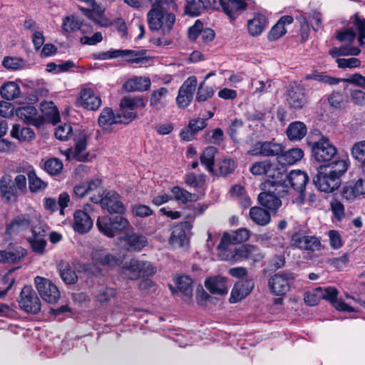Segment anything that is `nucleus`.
I'll use <instances>...</instances> for the list:
<instances>
[{"mask_svg":"<svg viewBox=\"0 0 365 365\" xmlns=\"http://www.w3.org/2000/svg\"><path fill=\"white\" fill-rule=\"evenodd\" d=\"M0 192L6 202L16 201L20 195L26 192V178L19 174L13 180L9 175H4L0 179Z\"/></svg>","mask_w":365,"mask_h":365,"instance_id":"f257e3e1","label":"nucleus"},{"mask_svg":"<svg viewBox=\"0 0 365 365\" xmlns=\"http://www.w3.org/2000/svg\"><path fill=\"white\" fill-rule=\"evenodd\" d=\"M96 226L98 231L108 237L129 230L130 224L123 215H103L98 217Z\"/></svg>","mask_w":365,"mask_h":365,"instance_id":"f03ea898","label":"nucleus"},{"mask_svg":"<svg viewBox=\"0 0 365 365\" xmlns=\"http://www.w3.org/2000/svg\"><path fill=\"white\" fill-rule=\"evenodd\" d=\"M159 5L151 8L147 14L148 26L152 31H162L164 35L169 34L176 21L175 15L166 10H159Z\"/></svg>","mask_w":365,"mask_h":365,"instance_id":"7ed1b4c3","label":"nucleus"},{"mask_svg":"<svg viewBox=\"0 0 365 365\" xmlns=\"http://www.w3.org/2000/svg\"><path fill=\"white\" fill-rule=\"evenodd\" d=\"M156 272L157 268L152 262L136 259H130L121 267V274L125 278L130 280L150 277Z\"/></svg>","mask_w":365,"mask_h":365,"instance_id":"20e7f679","label":"nucleus"},{"mask_svg":"<svg viewBox=\"0 0 365 365\" xmlns=\"http://www.w3.org/2000/svg\"><path fill=\"white\" fill-rule=\"evenodd\" d=\"M94 203H100L103 210L110 214L115 213L122 215L125 212V207L120 200V196L115 191H108L104 195H94L91 197Z\"/></svg>","mask_w":365,"mask_h":365,"instance_id":"39448f33","label":"nucleus"},{"mask_svg":"<svg viewBox=\"0 0 365 365\" xmlns=\"http://www.w3.org/2000/svg\"><path fill=\"white\" fill-rule=\"evenodd\" d=\"M309 145L314 159L319 163L329 162L336 155V147L324 136L316 142L309 143Z\"/></svg>","mask_w":365,"mask_h":365,"instance_id":"423d86ee","label":"nucleus"},{"mask_svg":"<svg viewBox=\"0 0 365 365\" xmlns=\"http://www.w3.org/2000/svg\"><path fill=\"white\" fill-rule=\"evenodd\" d=\"M291 245L294 248L307 251L309 253L320 251L322 248L321 240L319 237L314 235H307L303 231L296 232L292 235Z\"/></svg>","mask_w":365,"mask_h":365,"instance_id":"0eeeda50","label":"nucleus"},{"mask_svg":"<svg viewBox=\"0 0 365 365\" xmlns=\"http://www.w3.org/2000/svg\"><path fill=\"white\" fill-rule=\"evenodd\" d=\"M18 302L20 308L28 314H37L41 311V301L31 286L22 289Z\"/></svg>","mask_w":365,"mask_h":365,"instance_id":"6e6552de","label":"nucleus"},{"mask_svg":"<svg viewBox=\"0 0 365 365\" xmlns=\"http://www.w3.org/2000/svg\"><path fill=\"white\" fill-rule=\"evenodd\" d=\"M294 279V274L291 272L275 274L268 282L270 291L276 296H283L289 291Z\"/></svg>","mask_w":365,"mask_h":365,"instance_id":"1a4fd4ad","label":"nucleus"},{"mask_svg":"<svg viewBox=\"0 0 365 365\" xmlns=\"http://www.w3.org/2000/svg\"><path fill=\"white\" fill-rule=\"evenodd\" d=\"M197 85V80L195 76L188 77L183 82L176 97V103L179 108L184 109L191 103Z\"/></svg>","mask_w":365,"mask_h":365,"instance_id":"9d476101","label":"nucleus"},{"mask_svg":"<svg viewBox=\"0 0 365 365\" xmlns=\"http://www.w3.org/2000/svg\"><path fill=\"white\" fill-rule=\"evenodd\" d=\"M313 182L319 190L331 192L339 187L341 181H337V178H332L327 168L321 165L317 169V174L313 178Z\"/></svg>","mask_w":365,"mask_h":365,"instance_id":"9b49d317","label":"nucleus"},{"mask_svg":"<svg viewBox=\"0 0 365 365\" xmlns=\"http://www.w3.org/2000/svg\"><path fill=\"white\" fill-rule=\"evenodd\" d=\"M35 284L38 294L44 301L50 304L58 302L60 298L59 290L49 279L36 277Z\"/></svg>","mask_w":365,"mask_h":365,"instance_id":"f8f14e48","label":"nucleus"},{"mask_svg":"<svg viewBox=\"0 0 365 365\" xmlns=\"http://www.w3.org/2000/svg\"><path fill=\"white\" fill-rule=\"evenodd\" d=\"M284 147L280 143L274 141H259L253 145L248 153L256 156H278L282 153Z\"/></svg>","mask_w":365,"mask_h":365,"instance_id":"ddd939ff","label":"nucleus"},{"mask_svg":"<svg viewBox=\"0 0 365 365\" xmlns=\"http://www.w3.org/2000/svg\"><path fill=\"white\" fill-rule=\"evenodd\" d=\"M91 210H92L91 205L87 204L84 205L83 210H79L75 212L73 228L77 232L84 234L91 229L93 220L88 213Z\"/></svg>","mask_w":365,"mask_h":365,"instance_id":"4468645a","label":"nucleus"},{"mask_svg":"<svg viewBox=\"0 0 365 365\" xmlns=\"http://www.w3.org/2000/svg\"><path fill=\"white\" fill-rule=\"evenodd\" d=\"M16 114L27 125L40 128L44 124L43 117L38 114L37 109L33 106L19 107L16 110Z\"/></svg>","mask_w":365,"mask_h":365,"instance_id":"2eb2a0df","label":"nucleus"},{"mask_svg":"<svg viewBox=\"0 0 365 365\" xmlns=\"http://www.w3.org/2000/svg\"><path fill=\"white\" fill-rule=\"evenodd\" d=\"M87 139L88 137L84 133H80L75 139L74 148H68L65 151L66 158L81 162L88 160V154L84 153L87 147Z\"/></svg>","mask_w":365,"mask_h":365,"instance_id":"dca6fc26","label":"nucleus"},{"mask_svg":"<svg viewBox=\"0 0 365 365\" xmlns=\"http://www.w3.org/2000/svg\"><path fill=\"white\" fill-rule=\"evenodd\" d=\"M223 12L231 21H235L247 8L246 0H219Z\"/></svg>","mask_w":365,"mask_h":365,"instance_id":"f3484780","label":"nucleus"},{"mask_svg":"<svg viewBox=\"0 0 365 365\" xmlns=\"http://www.w3.org/2000/svg\"><path fill=\"white\" fill-rule=\"evenodd\" d=\"M286 180L291 188L297 192L299 194V197L304 200L305 187L309 181L307 173L300 170H294L286 175Z\"/></svg>","mask_w":365,"mask_h":365,"instance_id":"a211bd4d","label":"nucleus"},{"mask_svg":"<svg viewBox=\"0 0 365 365\" xmlns=\"http://www.w3.org/2000/svg\"><path fill=\"white\" fill-rule=\"evenodd\" d=\"M35 217L28 213L21 214L14 218L6 226V233L12 235L30 228L34 222Z\"/></svg>","mask_w":365,"mask_h":365,"instance_id":"6ab92c4d","label":"nucleus"},{"mask_svg":"<svg viewBox=\"0 0 365 365\" xmlns=\"http://www.w3.org/2000/svg\"><path fill=\"white\" fill-rule=\"evenodd\" d=\"M78 103L86 109L96 110L101 106L102 101L91 88H83L80 92Z\"/></svg>","mask_w":365,"mask_h":365,"instance_id":"aec40b11","label":"nucleus"},{"mask_svg":"<svg viewBox=\"0 0 365 365\" xmlns=\"http://www.w3.org/2000/svg\"><path fill=\"white\" fill-rule=\"evenodd\" d=\"M235 257L237 259H250L256 263L262 261L264 255L256 245L245 244L236 249Z\"/></svg>","mask_w":365,"mask_h":365,"instance_id":"412c9836","label":"nucleus"},{"mask_svg":"<svg viewBox=\"0 0 365 365\" xmlns=\"http://www.w3.org/2000/svg\"><path fill=\"white\" fill-rule=\"evenodd\" d=\"M168 93V89L165 87H160L152 91L149 98V103L153 113H158L167 107V96Z\"/></svg>","mask_w":365,"mask_h":365,"instance_id":"4be33fe9","label":"nucleus"},{"mask_svg":"<svg viewBox=\"0 0 365 365\" xmlns=\"http://www.w3.org/2000/svg\"><path fill=\"white\" fill-rule=\"evenodd\" d=\"M27 254L25 249L20 246H9L0 250V263L13 264L20 262Z\"/></svg>","mask_w":365,"mask_h":365,"instance_id":"5701e85b","label":"nucleus"},{"mask_svg":"<svg viewBox=\"0 0 365 365\" xmlns=\"http://www.w3.org/2000/svg\"><path fill=\"white\" fill-rule=\"evenodd\" d=\"M190 222L185 221L173 227L170 237V243L175 247H181L187 242L185 229L191 228Z\"/></svg>","mask_w":365,"mask_h":365,"instance_id":"b1692460","label":"nucleus"},{"mask_svg":"<svg viewBox=\"0 0 365 365\" xmlns=\"http://www.w3.org/2000/svg\"><path fill=\"white\" fill-rule=\"evenodd\" d=\"M123 240L127 245V250L130 252H140L148 245V238L140 233L132 232L125 235Z\"/></svg>","mask_w":365,"mask_h":365,"instance_id":"393cba45","label":"nucleus"},{"mask_svg":"<svg viewBox=\"0 0 365 365\" xmlns=\"http://www.w3.org/2000/svg\"><path fill=\"white\" fill-rule=\"evenodd\" d=\"M260 189L277 195L279 198H283L288 195L289 188L284 180H265L260 185Z\"/></svg>","mask_w":365,"mask_h":365,"instance_id":"a878e982","label":"nucleus"},{"mask_svg":"<svg viewBox=\"0 0 365 365\" xmlns=\"http://www.w3.org/2000/svg\"><path fill=\"white\" fill-rule=\"evenodd\" d=\"M254 284L251 280L237 282L231 292L230 302L237 303L245 298L252 292Z\"/></svg>","mask_w":365,"mask_h":365,"instance_id":"bb28decb","label":"nucleus"},{"mask_svg":"<svg viewBox=\"0 0 365 365\" xmlns=\"http://www.w3.org/2000/svg\"><path fill=\"white\" fill-rule=\"evenodd\" d=\"M205 286L213 294L224 295L228 292L227 279L220 276L207 279L205 282Z\"/></svg>","mask_w":365,"mask_h":365,"instance_id":"cd10ccee","label":"nucleus"},{"mask_svg":"<svg viewBox=\"0 0 365 365\" xmlns=\"http://www.w3.org/2000/svg\"><path fill=\"white\" fill-rule=\"evenodd\" d=\"M287 101L289 106L295 110L302 108L306 103L304 90L299 86L288 91Z\"/></svg>","mask_w":365,"mask_h":365,"instance_id":"c85d7f7f","label":"nucleus"},{"mask_svg":"<svg viewBox=\"0 0 365 365\" xmlns=\"http://www.w3.org/2000/svg\"><path fill=\"white\" fill-rule=\"evenodd\" d=\"M267 25V19L265 15L255 14L252 19L247 21L249 34L252 36H259Z\"/></svg>","mask_w":365,"mask_h":365,"instance_id":"c756f323","label":"nucleus"},{"mask_svg":"<svg viewBox=\"0 0 365 365\" xmlns=\"http://www.w3.org/2000/svg\"><path fill=\"white\" fill-rule=\"evenodd\" d=\"M118 119V116L114 113L112 108L106 107L101 112L98 122L103 130H110L113 125L120 124Z\"/></svg>","mask_w":365,"mask_h":365,"instance_id":"7c9ffc66","label":"nucleus"},{"mask_svg":"<svg viewBox=\"0 0 365 365\" xmlns=\"http://www.w3.org/2000/svg\"><path fill=\"white\" fill-rule=\"evenodd\" d=\"M259 204L271 211H276L282 206V201L277 195L262 190L258 195Z\"/></svg>","mask_w":365,"mask_h":365,"instance_id":"2f4dec72","label":"nucleus"},{"mask_svg":"<svg viewBox=\"0 0 365 365\" xmlns=\"http://www.w3.org/2000/svg\"><path fill=\"white\" fill-rule=\"evenodd\" d=\"M151 82L148 77H135L125 82L123 88L128 92L145 91L150 87Z\"/></svg>","mask_w":365,"mask_h":365,"instance_id":"473e14b6","label":"nucleus"},{"mask_svg":"<svg viewBox=\"0 0 365 365\" xmlns=\"http://www.w3.org/2000/svg\"><path fill=\"white\" fill-rule=\"evenodd\" d=\"M307 133L306 125L301 121H294L291 123L286 130L287 138L291 141H298L302 140Z\"/></svg>","mask_w":365,"mask_h":365,"instance_id":"72a5a7b5","label":"nucleus"},{"mask_svg":"<svg viewBox=\"0 0 365 365\" xmlns=\"http://www.w3.org/2000/svg\"><path fill=\"white\" fill-rule=\"evenodd\" d=\"M41 110L43 113L41 116L43 117L44 123L48 122L53 125H56L60 120L59 112L51 101L45 102L41 104Z\"/></svg>","mask_w":365,"mask_h":365,"instance_id":"f704fd0d","label":"nucleus"},{"mask_svg":"<svg viewBox=\"0 0 365 365\" xmlns=\"http://www.w3.org/2000/svg\"><path fill=\"white\" fill-rule=\"evenodd\" d=\"M170 192L172 193L173 200L180 202L182 204H187L190 202H195L197 200V195L188 192L185 188L180 186H173Z\"/></svg>","mask_w":365,"mask_h":365,"instance_id":"c9c22d12","label":"nucleus"},{"mask_svg":"<svg viewBox=\"0 0 365 365\" xmlns=\"http://www.w3.org/2000/svg\"><path fill=\"white\" fill-rule=\"evenodd\" d=\"M249 215L252 220L259 226H265L271 221L269 212L260 207H252Z\"/></svg>","mask_w":365,"mask_h":365,"instance_id":"e433bc0d","label":"nucleus"},{"mask_svg":"<svg viewBox=\"0 0 365 365\" xmlns=\"http://www.w3.org/2000/svg\"><path fill=\"white\" fill-rule=\"evenodd\" d=\"M11 136L21 142H29L34 139V131L28 127H21L19 124H14L11 130Z\"/></svg>","mask_w":365,"mask_h":365,"instance_id":"4c0bfd02","label":"nucleus"},{"mask_svg":"<svg viewBox=\"0 0 365 365\" xmlns=\"http://www.w3.org/2000/svg\"><path fill=\"white\" fill-rule=\"evenodd\" d=\"M21 89L19 86L14 81H8L0 88V95L2 98L11 101L19 97Z\"/></svg>","mask_w":365,"mask_h":365,"instance_id":"58836bf2","label":"nucleus"},{"mask_svg":"<svg viewBox=\"0 0 365 365\" xmlns=\"http://www.w3.org/2000/svg\"><path fill=\"white\" fill-rule=\"evenodd\" d=\"M119 57L125 56L126 57V61L129 63H147L149 61V58L145 56L147 51L145 50H120L119 49Z\"/></svg>","mask_w":365,"mask_h":365,"instance_id":"ea45409f","label":"nucleus"},{"mask_svg":"<svg viewBox=\"0 0 365 365\" xmlns=\"http://www.w3.org/2000/svg\"><path fill=\"white\" fill-rule=\"evenodd\" d=\"M217 149L215 146H208L204 149L200 156V163L210 172L212 173L215 165V157Z\"/></svg>","mask_w":365,"mask_h":365,"instance_id":"a19ab883","label":"nucleus"},{"mask_svg":"<svg viewBox=\"0 0 365 365\" xmlns=\"http://www.w3.org/2000/svg\"><path fill=\"white\" fill-rule=\"evenodd\" d=\"M304 157V151L299 148H294L282 153L279 162L283 164L294 165L300 161Z\"/></svg>","mask_w":365,"mask_h":365,"instance_id":"79ce46f5","label":"nucleus"},{"mask_svg":"<svg viewBox=\"0 0 365 365\" xmlns=\"http://www.w3.org/2000/svg\"><path fill=\"white\" fill-rule=\"evenodd\" d=\"M82 19L76 15L71 14L63 19L61 29L63 33H74L81 29Z\"/></svg>","mask_w":365,"mask_h":365,"instance_id":"37998d69","label":"nucleus"},{"mask_svg":"<svg viewBox=\"0 0 365 365\" xmlns=\"http://www.w3.org/2000/svg\"><path fill=\"white\" fill-rule=\"evenodd\" d=\"M323 166L327 168V170L332 176V178H337V181H341V176L346 171L348 168V164L346 161L344 160H334L331 163Z\"/></svg>","mask_w":365,"mask_h":365,"instance_id":"c03bdc74","label":"nucleus"},{"mask_svg":"<svg viewBox=\"0 0 365 365\" xmlns=\"http://www.w3.org/2000/svg\"><path fill=\"white\" fill-rule=\"evenodd\" d=\"M352 158L360 163V166L365 173V140L356 142L351 148Z\"/></svg>","mask_w":365,"mask_h":365,"instance_id":"a18cd8bd","label":"nucleus"},{"mask_svg":"<svg viewBox=\"0 0 365 365\" xmlns=\"http://www.w3.org/2000/svg\"><path fill=\"white\" fill-rule=\"evenodd\" d=\"M361 182H349L343 186L341 194L343 198L346 200H353L359 195H361L363 190H360Z\"/></svg>","mask_w":365,"mask_h":365,"instance_id":"49530a36","label":"nucleus"},{"mask_svg":"<svg viewBox=\"0 0 365 365\" xmlns=\"http://www.w3.org/2000/svg\"><path fill=\"white\" fill-rule=\"evenodd\" d=\"M29 188L32 193H37L44 190L48 183L37 176L35 170H31L28 173Z\"/></svg>","mask_w":365,"mask_h":365,"instance_id":"de8ad7c7","label":"nucleus"},{"mask_svg":"<svg viewBox=\"0 0 365 365\" xmlns=\"http://www.w3.org/2000/svg\"><path fill=\"white\" fill-rule=\"evenodd\" d=\"M120 108H128L135 111L137 108L145 107V103L142 97H124L120 101Z\"/></svg>","mask_w":365,"mask_h":365,"instance_id":"09e8293b","label":"nucleus"},{"mask_svg":"<svg viewBox=\"0 0 365 365\" xmlns=\"http://www.w3.org/2000/svg\"><path fill=\"white\" fill-rule=\"evenodd\" d=\"M63 163L57 158L46 160L43 164L44 170L51 175H58L63 170Z\"/></svg>","mask_w":365,"mask_h":365,"instance_id":"8fccbe9b","label":"nucleus"},{"mask_svg":"<svg viewBox=\"0 0 365 365\" xmlns=\"http://www.w3.org/2000/svg\"><path fill=\"white\" fill-rule=\"evenodd\" d=\"M352 24L358 31V41L360 46L364 44L365 39V19L361 18L358 13L355 14L352 18Z\"/></svg>","mask_w":365,"mask_h":365,"instance_id":"3c124183","label":"nucleus"},{"mask_svg":"<svg viewBox=\"0 0 365 365\" xmlns=\"http://www.w3.org/2000/svg\"><path fill=\"white\" fill-rule=\"evenodd\" d=\"M175 284L178 289L185 295L190 296L192 292V280L187 275H182L176 278Z\"/></svg>","mask_w":365,"mask_h":365,"instance_id":"603ef678","label":"nucleus"},{"mask_svg":"<svg viewBox=\"0 0 365 365\" xmlns=\"http://www.w3.org/2000/svg\"><path fill=\"white\" fill-rule=\"evenodd\" d=\"M116 295V290L115 288L108 287H101L95 295L98 302L101 304L108 302L111 299L114 298Z\"/></svg>","mask_w":365,"mask_h":365,"instance_id":"864d4df0","label":"nucleus"},{"mask_svg":"<svg viewBox=\"0 0 365 365\" xmlns=\"http://www.w3.org/2000/svg\"><path fill=\"white\" fill-rule=\"evenodd\" d=\"M361 52V50L357 47L354 46H341L339 48H333L329 51V54L333 58H337L341 56H357Z\"/></svg>","mask_w":365,"mask_h":365,"instance_id":"5fc2aeb1","label":"nucleus"},{"mask_svg":"<svg viewBox=\"0 0 365 365\" xmlns=\"http://www.w3.org/2000/svg\"><path fill=\"white\" fill-rule=\"evenodd\" d=\"M214 95V90L212 87L206 86L204 87V81L202 82L197 90V93L195 97V100L197 102H204L212 98Z\"/></svg>","mask_w":365,"mask_h":365,"instance_id":"6e6d98bb","label":"nucleus"},{"mask_svg":"<svg viewBox=\"0 0 365 365\" xmlns=\"http://www.w3.org/2000/svg\"><path fill=\"white\" fill-rule=\"evenodd\" d=\"M28 242L34 252L40 255L43 254L46 245L45 237H31L28 239Z\"/></svg>","mask_w":365,"mask_h":365,"instance_id":"4d7b16f0","label":"nucleus"},{"mask_svg":"<svg viewBox=\"0 0 365 365\" xmlns=\"http://www.w3.org/2000/svg\"><path fill=\"white\" fill-rule=\"evenodd\" d=\"M185 182L187 185L192 187H201L205 184V175L201 174L197 176L194 173H190L186 175Z\"/></svg>","mask_w":365,"mask_h":365,"instance_id":"13d9d810","label":"nucleus"},{"mask_svg":"<svg viewBox=\"0 0 365 365\" xmlns=\"http://www.w3.org/2000/svg\"><path fill=\"white\" fill-rule=\"evenodd\" d=\"M236 168L235 160L230 158H225L219 163V170L220 175L227 176L232 173Z\"/></svg>","mask_w":365,"mask_h":365,"instance_id":"bf43d9fd","label":"nucleus"},{"mask_svg":"<svg viewBox=\"0 0 365 365\" xmlns=\"http://www.w3.org/2000/svg\"><path fill=\"white\" fill-rule=\"evenodd\" d=\"M251 232L246 228H240L230 234L233 244H240L246 242L250 237Z\"/></svg>","mask_w":365,"mask_h":365,"instance_id":"052dcab7","label":"nucleus"},{"mask_svg":"<svg viewBox=\"0 0 365 365\" xmlns=\"http://www.w3.org/2000/svg\"><path fill=\"white\" fill-rule=\"evenodd\" d=\"M287 33L285 28L278 21L272 27L267 35L269 41H277Z\"/></svg>","mask_w":365,"mask_h":365,"instance_id":"680f3d73","label":"nucleus"},{"mask_svg":"<svg viewBox=\"0 0 365 365\" xmlns=\"http://www.w3.org/2000/svg\"><path fill=\"white\" fill-rule=\"evenodd\" d=\"M244 125V122L240 119H235L232 121L230 125L227 128V133L230 137L234 140L237 141L240 131Z\"/></svg>","mask_w":365,"mask_h":365,"instance_id":"e2e57ef3","label":"nucleus"},{"mask_svg":"<svg viewBox=\"0 0 365 365\" xmlns=\"http://www.w3.org/2000/svg\"><path fill=\"white\" fill-rule=\"evenodd\" d=\"M117 115L118 116V122L120 124H128L137 117V113L136 111L120 108V111L117 113Z\"/></svg>","mask_w":365,"mask_h":365,"instance_id":"0e129e2a","label":"nucleus"},{"mask_svg":"<svg viewBox=\"0 0 365 365\" xmlns=\"http://www.w3.org/2000/svg\"><path fill=\"white\" fill-rule=\"evenodd\" d=\"M329 245L333 250H339L343 246L342 237L339 231L331 230L328 232Z\"/></svg>","mask_w":365,"mask_h":365,"instance_id":"69168bd1","label":"nucleus"},{"mask_svg":"<svg viewBox=\"0 0 365 365\" xmlns=\"http://www.w3.org/2000/svg\"><path fill=\"white\" fill-rule=\"evenodd\" d=\"M331 210L334 217L341 221L345 217V210L344 205L337 200H334L330 203Z\"/></svg>","mask_w":365,"mask_h":365,"instance_id":"338daca9","label":"nucleus"},{"mask_svg":"<svg viewBox=\"0 0 365 365\" xmlns=\"http://www.w3.org/2000/svg\"><path fill=\"white\" fill-rule=\"evenodd\" d=\"M2 64L7 69L17 70L23 66L24 61L20 58L6 56L4 58Z\"/></svg>","mask_w":365,"mask_h":365,"instance_id":"774afa93","label":"nucleus"}]
</instances>
